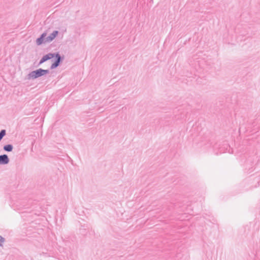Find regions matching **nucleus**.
Returning a JSON list of instances; mask_svg holds the SVG:
<instances>
[{"label": "nucleus", "mask_w": 260, "mask_h": 260, "mask_svg": "<svg viewBox=\"0 0 260 260\" xmlns=\"http://www.w3.org/2000/svg\"><path fill=\"white\" fill-rule=\"evenodd\" d=\"M49 73V70H44L42 68H39L35 71L30 72L27 75V79L28 80H35L38 78L41 77Z\"/></svg>", "instance_id": "nucleus-1"}, {"label": "nucleus", "mask_w": 260, "mask_h": 260, "mask_svg": "<svg viewBox=\"0 0 260 260\" xmlns=\"http://www.w3.org/2000/svg\"><path fill=\"white\" fill-rule=\"evenodd\" d=\"M54 56L53 59L52 60L53 62L50 68L51 70L57 68L61 64L64 59V55H61L59 52H54Z\"/></svg>", "instance_id": "nucleus-2"}, {"label": "nucleus", "mask_w": 260, "mask_h": 260, "mask_svg": "<svg viewBox=\"0 0 260 260\" xmlns=\"http://www.w3.org/2000/svg\"><path fill=\"white\" fill-rule=\"evenodd\" d=\"M54 53H49L44 55L39 61L38 66L41 65V64L48 60L52 59L54 57Z\"/></svg>", "instance_id": "nucleus-3"}, {"label": "nucleus", "mask_w": 260, "mask_h": 260, "mask_svg": "<svg viewBox=\"0 0 260 260\" xmlns=\"http://www.w3.org/2000/svg\"><path fill=\"white\" fill-rule=\"evenodd\" d=\"M10 161L8 156L6 154L0 155V165H5L8 164Z\"/></svg>", "instance_id": "nucleus-4"}, {"label": "nucleus", "mask_w": 260, "mask_h": 260, "mask_svg": "<svg viewBox=\"0 0 260 260\" xmlns=\"http://www.w3.org/2000/svg\"><path fill=\"white\" fill-rule=\"evenodd\" d=\"M59 31L58 30H54L49 36L46 38V41L47 42H52L58 35Z\"/></svg>", "instance_id": "nucleus-5"}, {"label": "nucleus", "mask_w": 260, "mask_h": 260, "mask_svg": "<svg viewBox=\"0 0 260 260\" xmlns=\"http://www.w3.org/2000/svg\"><path fill=\"white\" fill-rule=\"evenodd\" d=\"M13 149V146L12 144H7L4 146L3 149L6 152H11Z\"/></svg>", "instance_id": "nucleus-6"}, {"label": "nucleus", "mask_w": 260, "mask_h": 260, "mask_svg": "<svg viewBox=\"0 0 260 260\" xmlns=\"http://www.w3.org/2000/svg\"><path fill=\"white\" fill-rule=\"evenodd\" d=\"M47 41H46V40H45L42 38L39 37L36 40V44L37 45L40 46L42 45L43 43H47Z\"/></svg>", "instance_id": "nucleus-7"}, {"label": "nucleus", "mask_w": 260, "mask_h": 260, "mask_svg": "<svg viewBox=\"0 0 260 260\" xmlns=\"http://www.w3.org/2000/svg\"><path fill=\"white\" fill-rule=\"evenodd\" d=\"M6 135V131L5 129H2L0 131V141L2 140L3 137Z\"/></svg>", "instance_id": "nucleus-8"}, {"label": "nucleus", "mask_w": 260, "mask_h": 260, "mask_svg": "<svg viewBox=\"0 0 260 260\" xmlns=\"http://www.w3.org/2000/svg\"><path fill=\"white\" fill-rule=\"evenodd\" d=\"M5 241V239L0 235V246L3 245V243Z\"/></svg>", "instance_id": "nucleus-9"}, {"label": "nucleus", "mask_w": 260, "mask_h": 260, "mask_svg": "<svg viewBox=\"0 0 260 260\" xmlns=\"http://www.w3.org/2000/svg\"><path fill=\"white\" fill-rule=\"evenodd\" d=\"M46 36H47V32H44L42 34H41L40 37L42 38L43 39H44L45 40L46 38H47Z\"/></svg>", "instance_id": "nucleus-10"}, {"label": "nucleus", "mask_w": 260, "mask_h": 260, "mask_svg": "<svg viewBox=\"0 0 260 260\" xmlns=\"http://www.w3.org/2000/svg\"><path fill=\"white\" fill-rule=\"evenodd\" d=\"M83 230V229H80V231H81V232H82V231Z\"/></svg>", "instance_id": "nucleus-11"}, {"label": "nucleus", "mask_w": 260, "mask_h": 260, "mask_svg": "<svg viewBox=\"0 0 260 260\" xmlns=\"http://www.w3.org/2000/svg\"><path fill=\"white\" fill-rule=\"evenodd\" d=\"M241 127L239 128V131H240Z\"/></svg>", "instance_id": "nucleus-12"}]
</instances>
